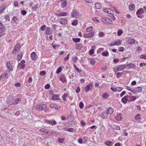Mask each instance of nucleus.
Listing matches in <instances>:
<instances>
[{"mask_svg": "<svg viewBox=\"0 0 146 146\" xmlns=\"http://www.w3.org/2000/svg\"><path fill=\"white\" fill-rule=\"evenodd\" d=\"M21 47L20 45L19 44H16L12 51V53L13 54H14L16 52H17L18 54L17 56V59L18 60H20L22 58L23 53L21 51H20Z\"/></svg>", "mask_w": 146, "mask_h": 146, "instance_id": "f257e3e1", "label": "nucleus"}, {"mask_svg": "<svg viewBox=\"0 0 146 146\" xmlns=\"http://www.w3.org/2000/svg\"><path fill=\"white\" fill-rule=\"evenodd\" d=\"M7 71L9 72H10V71L8 70L6 72H5L2 73L0 77V80H2L3 84H4L6 82V79L8 78L9 77L8 74V73H7Z\"/></svg>", "mask_w": 146, "mask_h": 146, "instance_id": "f03ea898", "label": "nucleus"}, {"mask_svg": "<svg viewBox=\"0 0 146 146\" xmlns=\"http://www.w3.org/2000/svg\"><path fill=\"white\" fill-rule=\"evenodd\" d=\"M125 68V66L124 65H121L117 66L113 68V71L116 72L118 71L122 70Z\"/></svg>", "mask_w": 146, "mask_h": 146, "instance_id": "7ed1b4c3", "label": "nucleus"}, {"mask_svg": "<svg viewBox=\"0 0 146 146\" xmlns=\"http://www.w3.org/2000/svg\"><path fill=\"white\" fill-rule=\"evenodd\" d=\"M102 20L104 23L107 25L111 24L112 22L111 19L107 17L102 18Z\"/></svg>", "mask_w": 146, "mask_h": 146, "instance_id": "20e7f679", "label": "nucleus"}, {"mask_svg": "<svg viewBox=\"0 0 146 146\" xmlns=\"http://www.w3.org/2000/svg\"><path fill=\"white\" fill-rule=\"evenodd\" d=\"M46 107V104L38 105L36 106V109L38 111H41L45 110Z\"/></svg>", "mask_w": 146, "mask_h": 146, "instance_id": "39448f33", "label": "nucleus"}, {"mask_svg": "<svg viewBox=\"0 0 146 146\" xmlns=\"http://www.w3.org/2000/svg\"><path fill=\"white\" fill-rule=\"evenodd\" d=\"M71 16L73 17L78 18L79 17V14L76 10H73L71 13Z\"/></svg>", "mask_w": 146, "mask_h": 146, "instance_id": "423d86ee", "label": "nucleus"}, {"mask_svg": "<svg viewBox=\"0 0 146 146\" xmlns=\"http://www.w3.org/2000/svg\"><path fill=\"white\" fill-rule=\"evenodd\" d=\"M14 98L12 96H9L7 99V102L10 105L14 104Z\"/></svg>", "mask_w": 146, "mask_h": 146, "instance_id": "0eeeda50", "label": "nucleus"}, {"mask_svg": "<svg viewBox=\"0 0 146 146\" xmlns=\"http://www.w3.org/2000/svg\"><path fill=\"white\" fill-rule=\"evenodd\" d=\"M144 13V10L142 8L139 9L136 12V14L137 16L140 18H141L142 16L141 14Z\"/></svg>", "mask_w": 146, "mask_h": 146, "instance_id": "6e6552de", "label": "nucleus"}, {"mask_svg": "<svg viewBox=\"0 0 146 146\" xmlns=\"http://www.w3.org/2000/svg\"><path fill=\"white\" fill-rule=\"evenodd\" d=\"M94 32L92 31L88 33L85 34L84 36L85 38H89L93 36L94 35Z\"/></svg>", "mask_w": 146, "mask_h": 146, "instance_id": "1a4fd4ad", "label": "nucleus"}, {"mask_svg": "<svg viewBox=\"0 0 146 146\" xmlns=\"http://www.w3.org/2000/svg\"><path fill=\"white\" fill-rule=\"evenodd\" d=\"M58 21L59 23L62 25H65L67 23V21L66 19L62 18H60L58 19Z\"/></svg>", "mask_w": 146, "mask_h": 146, "instance_id": "9d476101", "label": "nucleus"}, {"mask_svg": "<svg viewBox=\"0 0 146 146\" xmlns=\"http://www.w3.org/2000/svg\"><path fill=\"white\" fill-rule=\"evenodd\" d=\"M92 85L91 84H89L86 86L85 88V90L86 92L90 90L92 88Z\"/></svg>", "mask_w": 146, "mask_h": 146, "instance_id": "9b49d317", "label": "nucleus"}, {"mask_svg": "<svg viewBox=\"0 0 146 146\" xmlns=\"http://www.w3.org/2000/svg\"><path fill=\"white\" fill-rule=\"evenodd\" d=\"M135 42V40L134 38H129L128 39L127 43L128 44H134Z\"/></svg>", "mask_w": 146, "mask_h": 146, "instance_id": "f8f14e48", "label": "nucleus"}, {"mask_svg": "<svg viewBox=\"0 0 146 146\" xmlns=\"http://www.w3.org/2000/svg\"><path fill=\"white\" fill-rule=\"evenodd\" d=\"M67 0H61V7L62 8H64L66 6Z\"/></svg>", "mask_w": 146, "mask_h": 146, "instance_id": "ddd939ff", "label": "nucleus"}, {"mask_svg": "<svg viewBox=\"0 0 146 146\" xmlns=\"http://www.w3.org/2000/svg\"><path fill=\"white\" fill-rule=\"evenodd\" d=\"M46 122L49 124H51L52 125H55L56 124V122L54 120H46Z\"/></svg>", "mask_w": 146, "mask_h": 146, "instance_id": "4468645a", "label": "nucleus"}, {"mask_svg": "<svg viewBox=\"0 0 146 146\" xmlns=\"http://www.w3.org/2000/svg\"><path fill=\"white\" fill-rule=\"evenodd\" d=\"M103 11L104 12L110 14L111 15H112L113 13V11L110 9H105Z\"/></svg>", "mask_w": 146, "mask_h": 146, "instance_id": "2eb2a0df", "label": "nucleus"}, {"mask_svg": "<svg viewBox=\"0 0 146 146\" xmlns=\"http://www.w3.org/2000/svg\"><path fill=\"white\" fill-rule=\"evenodd\" d=\"M142 88L141 87L135 88H134L133 93H136V92H140L142 91Z\"/></svg>", "mask_w": 146, "mask_h": 146, "instance_id": "dca6fc26", "label": "nucleus"}, {"mask_svg": "<svg viewBox=\"0 0 146 146\" xmlns=\"http://www.w3.org/2000/svg\"><path fill=\"white\" fill-rule=\"evenodd\" d=\"M121 41L119 40H117L115 42H113V44H112L111 45L112 46H114L115 45H118L121 44Z\"/></svg>", "mask_w": 146, "mask_h": 146, "instance_id": "f3484780", "label": "nucleus"}, {"mask_svg": "<svg viewBox=\"0 0 146 146\" xmlns=\"http://www.w3.org/2000/svg\"><path fill=\"white\" fill-rule=\"evenodd\" d=\"M5 28H1L0 29V34L1 37L5 35Z\"/></svg>", "mask_w": 146, "mask_h": 146, "instance_id": "a211bd4d", "label": "nucleus"}, {"mask_svg": "<svg viewBox=\"0 0 146 146\" xmlns=\"http://www.w3.org/2000/svg\"><path fill=\"white\" fill-rule=\"evenodd\" d=\"M125 67H128L129 69L133 68L134 67V64L132 63H129L124 65Z\"/></svg>", "mask_w": 146, "mask_h": 146, "instance_id": "6ab92c4d", "label": "nucleus"}, {"mask_svg": "<svg viewBox=\"0 0 146 146\" xmlns=\"http://www.w3.org/2000/svg\"><path fill=\"white\" fill-rule=\"evenodd\" d=\"M113 111V110L111 108H109L107 109L106 112L108 115L111 114Z\"/></svg>", "mask_w": 146, "mask_h": 146, "instance_id": "aec40b11", "label": "nucleus"}, {"mask_svg": "<svg viewBox=\"0 0 146 146\" xmlns=\"http://www.w3.org/2000/svg\"><path fill=\"white\" fill-rule=\"evenodd\" d=\"M108 115L106 111H104L101 115V116L103 118L105 119L107 118Z\"/></svg>", "mask_w": 146, "mask_h": 146, "instance_id": "412c9836", "label": "nucleus"}, {"mask_svg": "<svg viewBox=\"0 0 146 146\" xmlns=\"http://www.w3.org/2000/svg\"><path fill=\"white\" fill-rule=\"evenodd\" d=\"M7 66L8 68L11 71H12L13 69V67L10 62H8L7 63Z\"/></svg>", "mask_w": 146, "mask_h": 146, "instance_id": "4be33fe9", "label": "nucleus"}, {"mask_svg": "<svg viewBox=\"0 0 146 146\" xmlns=\"http://www.w3.org/2000/svg\"><path fill=\"white\" fill-rule=\"evenodd\" d=\"M68 14V13H67L62 12L59 13H56L55 14V15L57 17L62 16H66Z\"/></svg>", "mask_w": 146, "mask_h": 146, "instance_id": "5701e85b", "label": "nucleus"}, {"mask_svg": "<svg viewBox=\"0 0 146 146\" xmlns=\"http://www.w3.org/2000/svg\"><path fill=\"white\" fill-rule=\"evenodd\" d=\"M31 57L33 60H35L36 58V53L35 52H32L31 54Z\"/></svg>", "mask_w": 146, "mask_h": 146, "instance_id": "b1692460", "label": "nucleus"}, {"mask_svg": "<svg viewBox=\"0 0 146 146\" xmlns=\"http://www.w3.org/2000/svg\"><path fill=\"white\" fill-rule=\"evenodd\" d=\"M128 96H125L121 99V101L124 103L125 104L127 103L128 100Z\"/></svg>", "mask_w": 146, "mask_h": 146, "instance_id": "393cba45", "label": "nucleus"}, {"mask_svg": "<svg viewBox=\"0 0 146 146\" xmlns=\"http://www.w3.org/2000/svg\"><path fill=\"white\" fill-rule=\"evenodd\" d=\"M25 66V64H22L21 63H20L18 65V67L19 69L21 70L24 69Z\"/></svg>", "mask_w": 146, "mask_h": 146, "instance_id": "a878e982", "label": "nucleus"}, {"mask_svg": "<svg viewBox=\"0 0 146 146\" xmlns=\"http://www.w3.org/2000/svg\"><path fill=\"white\" fill-rule=\"evenodd\" d=\"M52 30L50 27H47L46 31V34L47 35H49L51 34Z\"/></svg>", "mask_w": 146, "mask_h": 146, "instance_id": "bb28decb", "label": "nucleus"}, {"mask_svg": "<svg viewBox=\"0 0 146 146\" xmlns=\"http://www.w3.org/2000/svg\"><path fill=\"white\" fill-rule=\"evenodd\" d=\"M128 99H129V101H133L136 100L135 97L132 96H128Z\"/></svg>", "mask_w": 146, "mask_h": 146, "instance_id": "cd10ccee", "label": "nucleus"}, {"mask_svg": "<svg viewBox=\"0 0 146 146\" xmlns=\"http://www.w3.org/2000/svg\"><path fill=\"white\" fill-rule=\"evenodd\" d=\"M102 96L103 98L106 99L108 98L109 95L108 93L106 92L102 94Z\"/></svg>", "mask_w": 146, "mask_h": 146, "instance_id": "c85d7f7f", "label": "nucleus"}, {"mask_svg": "<svg viewBox=\"0 0 146 146\" xmlns=\"http://www.w3.org/2000/svg\"><path fill=\"white\" fill-rule=\"evenodd\" d=\"M115 119L118 121H120L121 120L122 117L121 116V113H118L115 117Z\"/></svg>", "mask_w": 146, "mask_h": 146, "instance_id": "c756f323", "label": "nucleus"}, {"mask_svg": "<svg viewBox=\"0 0 146 146\" xmlns=\"http://www.w3.org/2000/svg\"><path fill=\"white\" fill-rule=\"evenodd\" d=\"M60 80L63 82H65L66 80V78L64 75L61 76Z\"/></svg>", "mask_w": 146, "mask_h": 146, "instance_id": "7c9ffc66", "label": "nucleus"}, {"mask_svg": "<svg viewBox=\"0 0 146 146\" xmlns=\"http://www.w3.org/2000/svg\"><path fill=\"white\" fill-rule=\"evenodd\" d=\"M21 100L20 98H17L16 99L14 100V104H17L21 102Z\"/></svg>", "mask_w": 146, "mask_h": 146, "instance_id": "2f4dec72", "label": "nucleus"}, {"mask_svg": "<svg viewBox=\"0 0 146 146\" xmlns=\"http://www.w3.org/2000/svg\"><path fill=\"white\" fill-rule=\"evenodd\" d=\"M95 7L96 9H100L101 7V5L99 3H96L95 4Z\"/></svg>", "mask_w": 146, "mask_h": 146, "instance_id": "473e14b6", "label": "nucleus"}, {"mask_svg": "<svg viewBox=\"0 0 146 146\" xmlns=\"http://www.w3.org/2000/svg\"><path fill=\"white\" fill-rule=\"evenodd\" d=\"M82 47L81 44H76V49L80 50Z\"/></svg>", "mask_w": 146, "mask_h": 146, "instance_id": "72a5a7b5", "label": "nucleus"}, {"mask_svg": "<svg viewBox=\"0 0 146 146\" xmlns=\"http://www.w3.org/2000/svg\"><path fill=\"white\" fill-rule=\"evenodd\" d=\"M135 6L133 4H131L129 6V8L131 10H133L135 9Z\"/></svg>", "mask_w": 146, "mask_h": 146, "instance_id": "f704fd0d", "label": "nucleus"}, {"mask_svg": "<svg viewBox=\"0 0 146 146\" xmlns=\"http://www.w3.org/2000/svg\"><path fill=\"white\" fill-rule=\"evenodd\" d=\"M95 46H92V48L89 51V54H92L94 53V48H95Z\"/></svg>", "mask_w": 146, "mask_h": 146, "instance_id": "c9c22d12", "label": "nucleus"}, {"mask_svg": "<svg viewBox=\"0 0 146 146\" xmlns=\"http://www.w3.org/2000/svg\"><path fill=\"white\" fill-rule=\"evenodd\" d=\"M124 71L121 72H118L116 74V77L117 78H119V77H121L122 75L123 74Z\"/></svg>", "mask_w": 146, "mask_h": 146, "instance_id": "e433bc0d", "label": "nucleus"}, {"mask_svg": "<svg viewBox=\"0 0 146 146\" xmlns=\"http://www.w3.org/2000/svg\"><path fill=\"white\" fill-rule=\"evenodd\" d=\"M112 144V142L110 141H107L105 142L106 145L108 146H111Z\"/></svg>", "mask_w": 146, "mask_h": 146, "instance_id": "4c0bfd02", "label": "nucleus"}, {"mask_svg": "<svg viewBox=\"0 0 146 146\" xmlns=\"http://www.w3.org/2000/svg\"><path fill=\"white\" fill-rule=\"evenodd\" d=\"M123 33V31L121 29H119L117 32V35L118 36H120Z\"/></svg>", "mask_w": 146, "mask_h": 146, "instance_id": "58836bf2", "label": "nucleus"}, {"mask_svg": "<svg viewBox=\"0 0 146 146\" xmlns=\"http://www.w3.org/2000/svg\"><path fill=\"white\" fill-rule=\"evenodd\" d=\"M5 8L3 6L1 5L0 7V14H1L5 9Z\"/></svg>", "mask_w": 146, "mask_h": 146, "instance_id": "ea45409f", "label": "nucleus"}, {"mask_svg": "<svg viewBox=\"0 0 146 146\" xmlns=\"http://www.w3.org/2000/svg\"><path fill=\"white\" fill-rule=\"evenodd\" d=\"M73 40L75 42H78L80 41V38H73Z\"/></svg>", "mask_w": 146, "mask_h": 146, "instance_id": "a19ab883", "label": "nucleus"}, {"mask_svg": "<svg viewBox=\"0 0 146 146\" xmlns=\"http://www.w3.org/2000/svg\"><path fill=\"white\" fill-rule=\"evenodd\" d=\"M38 8V4L35 5L32 8V11H36Z\"/></svg>", "mask_w": 146, "mask_h": 146, "instance_id": "79ce46f5", "label": "nucleus"}, {"mask_svg": "<svg viewBox=\"0 0 146 146\" xmlns=\"http://www.w3.org/2000/svg\"><path fill=\"white\" fill-rule=\"evenodd\" d=\"M126 88L127 90H129L133 92L134 88L127 86L126 87Z\"/></svg>", "mask_w": 146, "mask_h": 146, "instance_id": "37998d69", "label": "nucleus"}, {"mask_svg": "<svg viewBox=\"0 0 146 146\" xmlns=\"http://www.w3.org/2000/svg\"><path fill=\"white\" fill-rule=\"evenodd\" d=\"M58 97L59 96H58L57 95H55L52 98V100H56L58 99Z\"/></svg>", "mask_w": 146, "mask_h": 146, "instance_id": "c03bdc74", "label": "nucleus"}, {"mask_svg": "<svg viewBox=\"0 0 146 146\" xmlns=\"http://www.w3.org/2000/svg\"><path fill=\"white\" fill-rule=\"evenodd\" d=\"M84 104L82 102H81L79 104V107L81 108L82 109L84 108Z\"/></svg>", "mask_w": 146, "mask_h": 146, "instance_id": "a18cd8bd", "label": "nucleus"}, {"mask_svg": "<svg viewBox=\"0 0 146 146\" xmlns=\"http://www.w3.org/2000/svg\"><path fill=\"white\" fill-rule=\"evenodd\" d=\"M62 71V68L61 67H60L58 68L57 69V70L56 71V73L57 74H58Z\"/></svg>", "mask_w": 146, "mask_h": 146, "instance_id": "49530a36", "label": "nucleus"}, {"mask_svg": "<svg viewBox=\"0 0 146 146\" xmlns=\"http://www.w3.org/2000/svg\"><path fill=\"white\" fill-rule=\"evenodd\" d=\"M108 51H106V52H103L102 53V55L104 56H107L108 54Z\"/></svg>", "mask_w": 146, "mask_h": 146, "instance_id": "de8ad7c7", "label": "nucleus"}, {"mask_svg": "<svg viewBox=\"0 0 146 146\" xmlns=\"http://www.w3.org/2000/svg\"><path fill=\"white\" fill-rule=\"evenodd\" d=\"M67 95L66 93H65L62 96V98L63 100H66V98L67 97Z\"/></svg>", "mask_w": 146, "mask_h": 146, "instance_id": "09e8293b", "label": "nucleus"}, {"mask_svg": "<svg viewBox=\"0 0 146 146\" xmlns=\"http://www.w3.org/2000/svg\"><path fill=\"white\" fill-rule=\"evenodd\" d=\"M93 29V27H90L87 28L86 29V31L87 32H90Z\"/></svg>", "mask_w": 146, "mask_h": 146, "instance_id": "8fccbe9b", "label": "nucleus"}, {"mask_svg": "<svg viewBox=\"0 0 146 146\" xmlns=\"http://www.w3.org/2000/svg\"><path fill=\"white\" fill-rule=\"evenodd\" d=\"M73 25L76 26L78 24V21L77 20H74L73 21L72 23Z\"/></svg>", "mask_w": 146, "mask_h": 146, "instance_id": "3c124183", "label": "nucleus"}, {"mask_svg": "<svg viewBox=\"0 0 146 146\" xmlns=\"http://www.w3.org/2000/svg\"><path fill=\"white\" fill-rule=\"evenodd\" d=\"M140 115L139 114H137L135 116V119L137 120H138L140 119Z\"/></svg>", "mask_w": 146, "mask_h": 146, "instance_id": "603ef678", "label": "nucleus"}, {"mask_svg": "<svg viewBox=\"0 0 146 146\" xmlns=\"http://www.w3.org/2000/svg\"><path fill=\"white\" fill-rule=\"evenodd\" d=\"M46 29V26L45 25H42L41 28V30L42 31H44Z\"/></svg>", "mask_w": 146, "mask_h": 146, "instance_id": "864d4df0", "label": "nucleus"}, {"mask_svg": "<svg viewBox=\"0 0 146 146\" xmlns=\"http://www.w3.org/2000/svg\"><path fill=\"white\" fill-rule=\"evenodd\" d=\"M140 58L142 59H146V55H141L140 56Z\"/></svg>", "mask_w": 146, "mask_h": 146, "instance_id": "5fc2aeb1", "label": "nucleus"}, {"mask_svg": "<svg viewBox=\"0 0 146 146\" xmlns=\"http://www.w3.org/2000/svg\"><path fill=\"white\" fill-rule=\"evenodd\" d=\"M46 72L45 71H41L40 73V75L42 76H44L46 74Z\"/></svg>", "mask_w": 146, "mask_h": 146, "instance_id": "6e6d98bb", "label": "nucleus"}, {"mask_svg": "<svg viewBox=\"0 0 146 146\" xmlns=\"http://www.w3.org/2000/svg\"><path fill=\"white\" fill-rule=\"evenodd\" d=\"M5 20L7 21H9L10 20V18L9 16L8 15H5Z\"/></svg>", "mask_w": 146, "mask_h": 146, "instance_id": "4d7b16f0", "label": "nucleus"}, {"mask_svg": "<svg viewBox=\"0 0 146 146\" xmlns=\"http://www.w3.org/2000/svg\"><path fill=\"white\" fill-rule=\"evenodd\" d=\"M90 63L91 64L93 65L95 63V60L93 59H91L90 60Z\"/></svg>", "mask_w": 146, "mask_h": 146, "instance_id": "13d9d810", "label": "nucleus"}, {"mask_svg": "<svg viewBox=\"0 0 146 146\" xmlns=\"http://www.w3.org/2000/svg\"><path fill=\"white\" fill-rule=\"evenodd\" d=\"M80 89L79 86H78L77 87V89L76 90V93H78L80 91Z\"/></svg>", "mask_w": 146, "mask_h": 146, "instance_id": "bf43d9fd", "label": "nucleus"}, {"mask_svg": "<svg viewBox=\"0 0 146 146\" xmlns=\"http://www.w3.org/2000/svg\"><path fill=\"white\" fill-rule=\"evenodd\" d=\"M74 129L72 128H68L67 131L70 132H73Z\"/></svg>", "mask_w": 146, "mask_h": 146, "instance_id": "052dcab7", "label": "nucleus"}, {"mask_svg": "<svg viewBox=\"0 0 146 146\" xmlns=\"http://www.w3.org/2000/svg\"><path fill=\"white\" fill-rule=\"evenodd\" d=\"M93 20L96 22H99V21H98V17L97 18H95L94 17L92 18Z\"/></svg>", "mask_w": 146, "mask_h": 146, "instance_id": "680f3d73", "label": "nucleus"}, {"mask_svg": "<svg viewBox=\"0 0 146 146\" xmlns=\"http://www.w3.org/2000/svg\"><path fill=\"white\" fill-rule=\"evenodd\" d=\"M21 13L23 15H24L27 14V12L25 10H23L21 11Z\"/></svg>", "mask_w": 146, "mask_h": 146, "instance_id": "e2e57ef3", "label": "nucleus"}, {"mask_svg": "<svg viewBox=\"0 0 146 146\" xmlns=\"http://www.w3.org/2000/svg\"><path fill=\"white\" fill-rule=\"evenodd\" d=\"M64 138H59L58 139V141L59 142L62 143L64 141Z\"/></svg>", "mask_w": 146, "mask_h": 146, "instance_id": "0e129e2a", "label": "nucleus"}, {"mask_svg": "<svg viewBox=\"0 0 146 146\" xmlns=\"http://www.w3.org/2000/svg\"><path fill=\"white\" fill-rule=\"evenodd\" d=\"M119 62V60L118 59L114 58L113 62L115 63H118Z\"/></svg>", "mask_w": 146, "mask_h": 146, "instance_id": "69168bd1", "label": "nucleus"}, {"mask_svg": "<svg viewBox=\"0 0 146 146\" xmlns=\"http://www.w3.org/2000/svg\"><path fill=\"white\" fill-rule=\"evenodd\" d=\"M118 50L120 51H123L124 50V48L123 47H119Z\"/></svg>", "mask_w": 146, "mask_h": 146, "instance_id": "338daca9", "label": "nucleus"}, {"mask_svg": "<svg viewBox=\"0 0 146 146\" xmlns=\"http://www.w3.org/2000/svg\"><path fill=\"white\" fill-rule=\"evenodd\" d=\"M55 104H50L49 105V106L50 107V108H54L55 107Z\"/></svg>", "mask_w": 146, "mask_h": 146, "instance_id": "774afa93", "label": "nucleus"}]
</instances>
